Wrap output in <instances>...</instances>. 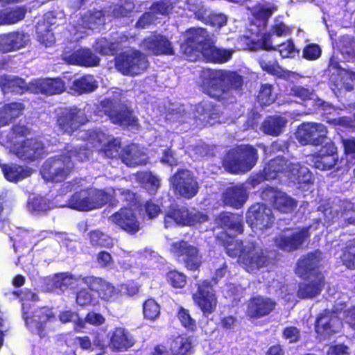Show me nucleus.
Masks as SVG:
<instances>
[{
  "label": "nucleus",
  "mask_w": 355,
  "mask_h": 355,
  "mask_svg": "<svg viewBox=\"0 0 355 355\" xmlns=\"http://www.w3.org/2000/svg\"><path fill=\"white\" fill-rule=\"evenodd\" d=\"M243 85V78L238 72L224 71L204 80L200 87L202 93L227 106L236 102L234 92L241 95Z\"/></svg>",
  "instance_id": "f257e3e1"
},
{
  "label": "nucleus",
  "mask_w": 355,
  "mask_h": 355,
  "mask_svg": "<svg viewBox=\"0 0 355 355\" xmlns=\"http://www.w3.org/2000/svg\"><path fill=\"white\" fill-rule=\"evenodd\" d=\"M258 159V150L254 146L240 144L225 154L222 164L225 171L232 174H242L252 169Z\"/></svg>",
  "instance_id": "f03ea898"
},
{
  "label": "nucleus",
  "mask_w": 355,
  "mask_h": 355,
  "mask_svg": "<svg viewBox=\"0 0 355 355\" xmlns=\"http://www.w3.org/2000/svg\"><path fill=\"white\" fill-rule=\"evenodd\" d=\"M191 33V61L196 59L199 52L207 62L222 64L232 58V51L218 49L204 37L206 33L205 29H193Z\"/></svg>",
  "instance_id": "7ed1b4c3"
},
{
  "label": "nucleus",
  "mask_w": 355,
  "mask_h": 355,
  "mask_svg": "<svg viewBox=\"0 0 355 355\" xmlns=\"http://www.w3.org/2000/svg\"><path fill=\"white\" fill-rule=\"evenodd\" d=\"M263 168L271 180L284 175L299 184L311 182V175L306 168L300 167L299 164L291 162L283 156H277L269 159Z\"/></svg>",
  "instance_id": "20e7f679"
},
{
  "label": "nucleus",
  "mask_w": 355,
  "mask_h": 355,
  "mask_svg": "<svg viewBox=\"0 0 355 355\" xmlns=\"http://www.w3.org/2000/svg\"><path fill=\"white\" fill-rule=\"evenodd\" d=\"M21 317L31 333L44 338L47 336V324L55 320V315L52 307L43 306L37 307L30 313L29 306L22 303Z\"/></svg>",
  "instance_id": "39448f33"
},
{
  "label": "nucleus",
  "mask_w": 355,
  "mask_h": 355,
  "mask_svg": "<svg viewBox=\"0 0 355 355\" xmlns=\"http://www.w3.org/2000/svg\"><path fill=\"white\" fill-rule=\"evenodd\" d=\"M69 153L51 157L44 162L40 173L46 182L60 183L67 179L73 170L71 157L74 155L73 151Z\"/></svg>",
  "instance_id": "423d86ee"
},
{
  "label": "nucleus",
  "mask_w": 355,
  "mask_h": 355,
  "mask_svg": "<svg viewBox=\"0 0 355 355\" xmlns=\"http://www.w3.org/2000/svg\"><path fill=\"white\" fill-rule=\"evenodd\" d=\"M88 121L83 110L76 106L66 107L55 115V128L61 134L71 136Z\"/></svg>",
  "instance_id": "0eeeda50"
},
{
  "label": "nucleus",
  "mask_w": 355,
  "mask_h": 355,
  "mask_svg": "<svg viewBox=\"0 0 355 355\" xmlns=\"http://www.w3.org/2000/svg\"><path fill=\"white\" fill-rule=\"evenodd\" d=\"M115 69L123 76H135L144 73L148 67L146 55L138 50L122 52L114 58Z\"/></svg>",
  "instance_id": "6e6552de"
},
{
  "label": "nucleus",
  "mask_w": 355,
  "mask_h": 355,
  "mask_svg": "<svg viewBox=\"0 0 355 355\" xmlns=\"http://www.w3.org/2000/svg\"><path fill=\"white\" fill-rule=\"evenodd\" d=\"M170 185L178 198L190 200L199 191V184L193 173L187 168H178L170 178Z\"/></svg>",
  "instance_id": "1a4fd4ad"
},
{
  "label": "nucleus",
  "mask_w": 355,
  "mask_h": 355,
  "mask_svg": "<svg viewBox=\"0 0 355 355\" xmlns=\"http://www.w3.org/2000/svg\"><path fill=\"white\" fill-rule=\"evenodd\" d=\"M207 214L198 211H191L188 207L179 205H171L164 216L165 227L174 223L180 226H194L207 221Z\"/></svg>",
  "instance_id": "9d476101"
},
{
  "label": "nucleus",
  "mask_w": 355,
  "mask_h": 355,
  "mask_svg": "<svg viewBox=\"0 0 355 355\" xmlns=\"http://www.w3.org/2000/svg\"><path fill=\"white\" fill-rule=\"evenodd\" d=\"M170 251L176 260L189 270H198L202 265V255L198 248L185 240L173 242Z\"/></svg>",
  "instance_id": "9b49d317"
},
{
  "label": "nucleus",
  "mask_w": 355,
  "mask_h": 355,
  "mask_svg": "<svg viewBox=\"0 0 355 355\" xmlns=\"http://www.w3.org/2000/svg\"><path fill=\"white\" fill-rule=\"evenodd\" d=\"M101 106L112 123L124 128L138 125V119L134 115L133 110L126 105L121 104L116 107L114 100L106 98L101 101Z\"/></svg>",
  "instance_id": "f8f14e48"
},
{
  "label": "nucleus",
  "mask_w": 355,
  "mask_h": 355,
  "mask_svg": "<svg viewBox=\"0 0 355 355\" xmlns=\"http://www.w3.org/2000/svg\"><path fill=\"white\" fill-rule=\"evenodd\" d=\"M196 291L192 294V300L204 315L213 313L217 306L218 300L214 284L209 279H203L196 284Z\"/></svg>",
  "instance_id": "ddd939ff"
},
{
  "label": "nucleus",
  "mask_w": 355,
  "mask_h": 355,
  "mask_svg": "<svg viewBox=\"0 0 355 355\" xmlns=\"http://www.w3.org/2000/svg\"><path fill=\"white\" fill-rule=\"evenodd\" d=\"M311 226H306L293 231L292 228H285L274 239L275 245L280 250L291 252L301 248L304 243L311 236Z\"/></svg>",
  "instance_id": "4468645a"
},
{
  "label": "nucleus",
  "mask_w": 355,
  "mask_h": 355,
  "mask_svg": "<svg viewBox=\"0 0 355 355\" xmlns=\"http://www.w3.org/2000/svg\"><path fill=\"white\" fill-rule=\"evenodd\" d=\"M275 219L272 209L263 202L252 204L245 214L246 223L252 229L268 230L272 226Z\"/></svg>",
  "instance_id": "2eb2a0df"
},
{
  "label": "nucleus",
  "mask_w": 355,
  "mask_h": 355,
  "mask_svg": "<svg viewBox=\"0 0 355 355\" xmlns=\"http://www.w3.org/2000/svg\"><path fill=\"white\" fill-rule=\"evenodd\" d=\"M343 161V159L339 160L338 149L331 141L322 146L312 157L314 167L321 171H328L334 168L336 171H340L343 168L341 164Z\"/></svg>",
  "instance_id": "dca6fc26"
},
{
  "label": "nucleus",
  "mask_w": 355,
  "mask_h": 355,
  "mask_svg": "<svg viewBox=\"0 0 355 355\" xmlns=\"http://www.w3.org/2000/svg\"><path fill=\"white\" fill-rule=\"evenodd\" d=\"M327 134V127L324 124L309 122L298 126L295 137L301 145L318 146L324 143Z\"/></svg>",
  "instance_id": "f3484780"
},
{
  "label": "nucleus",
  "mask_w": 355,
  "mask_h": 355,
  "mask_svg": "<svg viewBox=\"0 0 355 355\" xmlns=\"http://www.w3.org/2000/svg\"><path fill=\"white\" fill-rule=\"evenodd\" d=\"M240 262L248 272H253L266 266L268 257L262 247L256 242H249L244 246Z\"/></svg>",
  "instance_id": "a211bd4d"
},
{
  "label": "nucleus",
  "mask_w": 355,
  "mask_h": 355,
  "mask_svg": "<svg viewBox=\"0 0 355 355\" xmlns=\"http://www.w3.org/2000/svg\"><path fill=\"white\" fill-rule=\"evenodd\" d=\"M109 221L130 235L136 234L141 229L140 222L130 207H123L108 218Z\"/></svg>",
  "instance_id": "6ab92c4d"
},
{
  "label": "nucleus",
  "mask_w": 355,
  "mask_h": 355,
  "mask_svg": "<svg viewBox=\"0 0 355 355\" xmlns=\"http://www.w3.org/2000/svg\"><path fill=\"white\" fill-rule=\"evenodd\" d=\"M193 348L190 336L178 335L170 339L169 349L163 345H157L152 355H191Z\"/></svg>",
  "instance_id": "aec40b11"
},
{
  "label": "nucleus",
  "mask_w": 355,
  "mask_h": 355,
  "mask_svg": "<svg viewBox=\"0 0 355 355\" xmlns=\"http://www.w3.org/2000/svg\"><path fill=\"white\" fill-rule=\"evenodd\" d=\"M83 282L102 300L111 302L118 297V289L102 277L87 276L83 279Z\"/></svg>",
  "instance_id": "412c9836"
},
{
  "label": "nucleus",
  "mask_w": 355,
  "mask_h": 355,
  "mask_svg": "<svg viewBox=\"0 0 355 355\" xmlns=\"http://www.w3.org/2000/svg\"><path fill=\"white\" fill-rule=\"evenodd\" d=\"M108 347L113 352H125L136 344V339L125 327H116L109 333Z\"/></svg>",
  "instance_id": "4be33fe9"
},
{
  "label": "nucleus",
  "mask_w": 355,
  "mask_h": 355,
  "mask_svg": "<svg viewBox=\"0 0 355 355\" xmlns=\"http://www.w3.org/2000/svg\"><path fill=\"white\" fill-rule=\"evenodd\" d=\"M276 302L269 297L257 295L250 298L247 305V315L252 319H259L270 314L275 309Z\"/></svg>",
  "instance_id": "5701e85b"
},
{
  "label": "nucleus",
  "mask_w": 355,
  "mask_h": 355,
  "mask_svg": "<svg viewBox=\"0 0 355 355\" xmlns=\"http://www.w3.org/2000/svg\"><path fill=\"white\" fill-rule=\"evenodd\" d=\"M339 324V318L334 311L324 309L318 315L314 328L317 334L321 336H329L338 331Z\"/></svg>",
  "instance_id": "b1692460"
},
{
  "label": "nucleus",
  "mask_w": 355,
  "mask_h": 355,
  "mask_svg": "<svg viewBox=\"0 0 355 355\" xmlns=\"http://www.w3.org/2000/svg\"><path fill=\"white\" fill-rule=\"evenodd\" d=\"M43 143L36 138L23 140L16 148V155L21 160L33 162L42 157L44 153Z\"/></svg>",
  "instance_id": "393cba45"
},
{
  "label": "nucleus",
  "mask_w": 355,
  "mask_h": 355,
  "mask_svg": "<svg viewBox=\"0 0 355 355\" xmlns=\"http://www.w3.org/2000/svg\"><path fill=\"white\" fill-rule=\"evenodd\" d=\"M217 226L223 230V232L230 231L235 235L242 234L244 232V222L242 214L230 211H221L215 219Z\"/></svg>",
  "instance_id": "a878e982"
},
{
  "label": "nucleus",
  "mask_w": 355,
  "mask_h": 355,
  "mask_svg": "<svg viewBox=\"0 0 355 355\" xmlns=\"http://www.w3.org/2000/svg\"><path fill=\"white\" fill-rule=\"evenodd\" d=\"M322 253L319 250L307 253L297 263V270L300 276L304 278L316 277L318 273H322L320 270V261L322 259Z\"/></svg>",
  "instance_id": "bb28decb"
},
{
  "label": "nucleus",
  "mask_w": 355,
  "mask_h": 355,
  "mask_svg": "<svg viewBox=\"0 0 355 355\" xmlns=\"http://www.w3.org/2000/svg\"><path fill=\"white\" fill-rule=\"evenodd\" d=\"M144 49L154 55H173L175 51L171 42L164 35L146 37L142 42Z\"/></svg>",
  "instance_id": "cd10ccee"
},
{
  "label": "nucleus",
  "mask_w": 355,
  "mask_h": 355,
  "mask_svg": "<svg viewBox=\"0 0 355 355\" xmlns=\"http://www.w3.org/2000/svg\"><path fill=\"white\" fill-rule=\"evenodd\" d=\"M248 199V193L243 184H232L225 189L222 194L225 205L239 209L243 207Z\"/></svg>",
  "instance_id": "c85d7f7f"
},
{
  "label": "nucleus",
  "mask_w": 355,
  "mask_h": 355,
  "mask_svg": "<svg viewBox=\"0 0 355 355\" xmlns=\"http://www.w3.org/2000/svg\"><path fill=\"white\" fill-rule=\"evenodd\" d=\"M306 282L300 283L297 295L300 299H313L319 295L325 285V277L322 273H318L316 277L306 278Z\"/></svg>",
  "instance_id": "c756f323"
},
{
  "label": "nucleus",
  "mask_w": 355,
  "mask_h": 355,
  "mask_svg": "<svg viewBox=\"0 0 355 355\" xmlns=\"http://www.w3.org/2000/svg\"><path fill=\"white\" fill-rule=\"evenodd\" d=\"M0 88L3 94L22 95L29 90L25 79L8 74L0 76Z\"/></svg>",
  "instance_id": "7c9ffc66"
},
{
  "label": "nucleus",
  "mask_w": 355,
  "mask_h": 355,
  "mask_svg": "<svg viewBox=\"0 0 355 355\" xmlns=\"http://www.w3.org/2000/svg\"><path fill=\"white\" fill-rule=\"evenodd\" d=\"M216 241L217 243L223 247L226 254L231 258L240 257L243 251V243L241 240L237 239L236 236H232L226 232H219L216 237Z\"/></svg>",
  "instance_id": "2f4dec72"
},
{
  "label": "nucleus",
  "mask_w": 355,
  "mask_h": 355,
  "mask_svg": "<svg viewBox=\"0 0 355 355\" xmlns=\"http://www.w3.org/2000/svg\"><path fill=\"white\" fill-rule=\"evenodd\" d=\"M64 60L69 64L84 67H96L100 63V58L88 49H78L66 56Z\"/></svg>",
  "instance_id": "473e14b6"
},
{
  "label": "nucleus",
  "mask_w": 355,
  "mask_h": 355,
  "mask_svg": "<svg viewBox=\"0 0 355 355\" xmlns=\"http://www.w3.org/2000/svg\"><path fill=\"white\" fill-rule=\"evenodd\" d=\"M33 85L35 93L45 95L60 94L66 89L64 81L59 78L38 79Z\"/></svg>",
  "instance_id": "72a5a7b5"
},
{
  "label": "nucleus",
  "mask_w": 355,
  "mask_h": 355,
  "mask_svg": "<svg viewBox=\"0 0 355 355\" xmlns=\"http://www.w3.org/2000/svg\"><path fill=\"white\" fill-rule=\"evenodd\" d=\"M27 35L23 33L12 32L0 35V52L8 53L23 48L26 44Z\"/></svg>",
  "instance_id": "f704fd0d"
},
{
  "label": "nucleus",
  "mask_w": 355,
  "mask_h": 355,
  "mask_svg": "<svg viewBox=\"0 0 355 355\" xmlns=\"http://www.w3.org/2000/svg\"><path fill=\"white\" fill-rule=\"evenodd\" d=\"M25 105L23 103L13 101L0 107V128L9 125L23 114Z\"/></svg>",
  "instance_id": "c9c22d12"
},
{
  "label": "nucleus",
  "mask_w": 355,
  "mask_h": 355,
  "mask_svg": "<svg viewBox=\"0 0 355 355\" xmlns=\"http://www.w3.org/2000/svg\"><path fill=\"white\" fill-rule=\"evenodd\" d=\"M287 123V120L279 115L268 116L261 125V131L270 136L280 135Z\"/></svg>",
  "instance_id": "e433bc0d"
},
{
  "label": "nucleus",
  "mask_w": 355,
  "mask_h": 355,
  "mask_svg": "<svg viewBox=\"0 0 355 355\" xmlns=\"http://www.w3.org/2000/svg\"><path fill=\"white\" fill-rule=\"evenodd\" d=\"M67 205L71 209L81 211L92 210L89 189L75 192L69 198Z\"/></svg>",
  "instance_id": "4c0bfd02"
},
{
  "label": "nucleus",
  "mask_w": 355,
  "mask_h": 355,
  "mask_svg": "<svg viewBox=\"0 0 355 355\" xmlns=\"http://www.w3.org/2000/svg\"><path fill=\"white\" fill-rule=\"evenodd\" d=\"M1 168L6 180L17 183L31 175V170L17 164H1Z\"/></svg>",
  "instance_id": "58836bf2"
},
{
  "label": "nucleus",
  "mask_w": 355,
  "mask_h": 355,
  "mask_svg": "<svg viewBox=\"0 0 355 355\" xmlns=\"http://www.w3.org/2000/svg\"><path fill=\"white\" fill-rule=\"evenodd\" d=\"M196 117L203 122L209 123L211 120L220 118V112L218 106L209 101H201L196 107Z\"/></svg>",
  "instance_id": "ea45409f"
},
{
  "label": "nucleus",
  "mask_w": 355,
  "mask_h": 355,
  "mask_svg": "<svg viewBox=\"0 0 355 355\" xmlns=\"http://www.w3.org/2000/svg\"><path fill=\"white\" fill-rule=\"evenodd\" d=\"M258 63L259 64L261 69L267 73L272 76H281L282 69L279 66L274 54L270 53H265L262 54L258 58Z\"/></svg>",
  "instance_id": "a19ab883"
},
{
  "label": "nucleus",
  "mask_w": 355,
  "mask_h": 355,
  "mask_svg": "<svg viewBox=\"0 0 355 355\" xmlns=\"http://www.w3.org/2000/svg\"><path fill=\"white\" fill-rule=\"evenodd\" d=\"M142 315L145 320L155 322L161 315V306L152 297H148L142 303Z\"/></svg>",
  "instance_id": "79ce46f5"
},
{
  "label": "nucleus",
  "mask_w": 355,
  "mask_h": 355,
  "mask_svg": "<svg viewBox=\"0 0 355 355\" xmlns=\"http://www.w3.org/2000/svg\"><path fill=\"white\" fill-rule=\"evenodd\" d=\"M272 206L281 213L288 214L291 213L296 208L297 202L280 190Z\"/></svg>",
  "instance_id": "37998d69"
},
{
  "label": "nucleus",
  "mask_w": 355,
  "mask_h": 355,
  "mask_svg": "<svg viewBox=\"0 0 355 355\" xmlns=\"http://www.w3.org/2000/svg\"><path fill=\"white\" fill-rule=\"evenodd\" d=\"M73 89L79 94L90 93L98 87L97 82L92 75L83 76L73 82Z\"/></svg>",
  "instance_id": "c03bdc74"
},
{
  "label": "nucleus",
  "mask_w": 355,
  "mask_h": 355,
  "mask_svg": "<svg viewBox=\"0 0 355 355\" xmlns=\"http://www.w3.org/2000/svg\"><path fill=\"white\" fill-rule=\"evenodd\" d=\"M89 190L92 210L100 209L107 203H112L114 199L113 194L104 189L90 188Z\"/></svg>",
  "instance_id": "a18cd8bd"
},
{
  "label": "nucleus",
  "mask_w": 355,
  "mask_h": 355,
  "mask_svg": "<svg viewBox=\"0 0 355 355\" xmlns=\"http://www.w3.org/2000/svg\"><path fill=\"white\" fill-rule=\"evenodd\" d=\"M273 85L268 83L262 84L257 96V102L260 106H268L276 100V94L273 91Z\"/></svg>",
  "instance_id": "49530a36"
},
{
  "label": "nucleus",
  "mask_w": 355,
  "mask_h": 355,
  "mask_svg": "<svg viewBox=\"0 0 355 355\" xmlns=\"http://www.w3.org/2000/svg\"><path fill=\"white\" fill-rule=\"evenodd\" d=\"M165 278L166 283L173 288H183L187 282V277L175 269L168 271Z\"/></svg>",
  "instance_id": "de8ad7c7"
},
{
  "label": "nucleus",
  "mask_w": 355,
  "mask_h": 355,
  "mask_svg": "<svg viewBox=\"0 0 355 355\" xmlns=\"http://www.w3.org/2000/svg\"><path fill=\"white\" fill-rule=\"evenodd\" d=\"M177 318L181 325L188 331L194 332L196 331V321L191 317L188 309L180 306L178 310Z\"/></svg>",
  "instance_id": "09e8293b"
},
{
  "label": "nucleus",
  "mask_w": 355,
  "mask_h": 355,
  "mask_svg": "<svg viewBox=\"0 0 355 355\" xmlns=\"http://www.w3.org/2000/svg\"><path fill=\"white\" fill-rule=\"evenodd\" d=\"M26 9L24 6L6 10L1 14L3 20L6 24H14L24 19Z\"/></svg>",
  "instance_id": "8fccbe9b"
},
{
  "label": "nucleus",
  "mask_w": 355,
  "mask_h": 355,
  "mask_svg": "<svg viewBox=\"0 0 355 355\" xmlns=\"http://www.w3.org/2000/svg\"><path fill=\"white\" fill-rule=\"evenodd\" d=\"M344 266L349 269H355V240L347 242L340 256Z\"/></svg>",
  "instance_id": "3c124183"
},
{
  "label": "nucleus",
  "mask_w": 355,
  "mask_h": 355,
  "mask_svg": "<svg viewBox=\"0 0 355 355\" xmlns=\"http://www.w3.org/2000/svg\"><path fill=\"white\" fill-rule=\"evenodd\" d=\"M288 95L302 101H306L314 99L315 94L313 89L308 87L294 85L291 87Z\"/></svg>",
  "instance_id": "603ef678"
},
{
  "label": "nucleus",
  "mask_w": 355,
  "mask_h": 355,
  "mask_svg": "<svg viewBox=\"0 0 355 355\" xmlns=\"http://www.w3.org/2000/svg\"><path fill=\"white\" fill-rule=\"evenodd\" d=\"M121 149V144L120 141L113 138L103 146L101 151L103 153L106 157L114 159L119 156Z\"/></svg>",
  "instance_id": "864d4df0"
},
{
  "label": "nucleus",
  "mask_w": 355,
  "mask_h": 355,
  "mask_svg": "<svg viewBox=\"0 0 355 355\" xmlns=\"http://www.w3.org/2000/svg\"><path fill=\"white\" fill-rule=\"evenodd\" d=\"M135 8V5L131 1H125L123 3H116L112 6L111 13L113 17L121 18L130 17Z\"/></svg>",
  "instance_id": "5fc2aeb1"
},
{
  "label": "nucleus",
  "mask_w": 355,
  "mask_h": 355,
  "mask_svg": "<svg viewBox=\"0 0 355 355\" xmlns=\"http://www.w3.org/2000/svg\"><path fill=\"white\" fill-rule=\"evenodd\" d=\"M277 51L282 58H294L300 53V50L295 48L291 39L279 44Z\"/></svg>",
  "instance_id": "6e6d98bb"
},
{
  "label": "nucleus",
  "mask_w": 355,
  "mask_h": 355,
  "mask_svg": "<svg viewBox=\"0 0 355 355\" xmlns=\"http://www.w3.org/2000/svg\"><path fill=\"white\" fill-rule=\"evenodd\" d=\"M94 47L95 51L102 55H113L115 53L114 44L106 38H99L96 40Z\"/></svg>",
  "instance_id": "4d7b16f0"
},
{
  "label": "nucleus",
  "mask_w": 355,
  "mask_h": 355,
  "mask_svg": "<svg viewBox=\"0 0 355 355\" xmlns=\"http://www.w3.org/2000/svg\"><path fill=\"white\" fill-rule=\"evenodd\" d=\"M89 237L93 245L109 247L110 245V237L98 230L91 231Z\"/></svg>",
  "instance_id": "13d9d810"
},
{
  "label": "nucleus",
  "mask_w": 355,
  "mask_h": 355,
  "mask_svg": "<svg viewBox=\"0 0 355 355\" xmlns=\"http://www.w3.org/2000/svg\"><path fill=\"white\" fill-rule=\"evenodd\" d=\"M340 51L343 54L355 56V40L349 35H343L339 40Z\"/></svg>",
  "instance_id": "bf43d9fd"
},
{
  "label": "nucleus",
  "mask_w": 355,
  "mask_h": 355,
  "mask_svg": "<svg viewBox=\"0 0 355 355\" xmlns=\"http://www.w3.org/2000/svg\"><path fill=\"white\" fill-rule=\"evenodd\" d=\"M322 53L320 46L315 43L306 44L302 51V58L309 61H313L318 59Z\"/></svg>",
  "instance_id": "052dcab7"
},
{
  "label": "nucleus",
  "mask_w": 355,
  "mask_h": 355,
  "mask_svg": "<svg viewBox=\"0 0 355 355\" xmlns=\"http://www.w3.org/2000/svg\"><path fill=\"white\" fill-rule=\"evenodd\" d=\"M105 14L102 10H94L89 11L85 15V23L89 28H94L96 26H99L103 24V20Z\"/></svg>",
  "instance_id": "680f3d73"
},
{
  "label": "nucleus",
  "mask_w": 355,
  "mask_h": 355,
  "mask_svg": "<svg viewBox=\"0 0 355 355\" xmlns=\"http://www.w3.org/2000/svg\"><path fill=\"white\" fill-rule=\"evenodd\" d=\"M276 10V6L272 4L269 6H260L254 10L253 16L258 20L267 21Z\"/></svg>",
  "instance_id": "e2e57ef3"
},
{
  "label": "nucleus",
  "mask_w": 355,
  "mask_h": 355,
  "mask_svg": "<svg viewBox=\"0 0 355 355\" xmlns=\"http://www.w3.org/2000/svg\"><path fill=\"white\" fill-rule=\"evenodd\" d=\"M173 6L170 0H159L152 4L150 9L155 14L168 15Z\"/></svg>",
  "instance_id": "0e129e2a"
},
{
  "label": "nucleus",
  "mask_w": 355,
  "mask_h": 355,
  "mask_svg": "<svg viewBox=\"0 0 355 355\" xmlns=\"http://www.w3.org/2000/svg\"><path fill=\"white\" fill-rule=\"evenodd\" d=\"M94 301L92 294L85 288L80 289L76 293V302L80 306L94 305Z\"/></svg>",
  "instance_id": "69168bd1"
},
{
  "label": "nucleus",
  "mask_w": 355,
  "mask_h": 355,
  "mask_svg": "<svg viewBox=\"0 0 355 355\" xmlns=\"http://www.w3.org/2000/svg\"><path fill=\"white\" fill-rule=\"evenodd\" d=\"M280 189L278 188L267 185L261 189L260 198L262 200L272 205Z\"/></svg>",
  "instance_id": "338daca9"
},
{
  "label": "nucleus",
  "mask_w": 355,
  "mask_h": 355,
  "mask_svg": "<svg viewBox=\"0 0 355 355\" xmlns=\"http://www.w3.org/2000/svg\"><path fill=\"white\" fill-rule=\"evenodd\" d=\"M282 338L289 343H295L301 338L300 330L295 326H287L282 330Z\"/></svg>",
  "instance_id": "774afa93"
}]
</instances>
